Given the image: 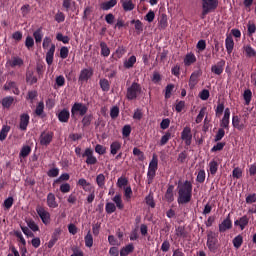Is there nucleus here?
Segmentation results:
<instances>
[{
    "label": "nucleus",
    "mask_w": 256,
    "mask_h": 256,
    "mask_svg": "<svg viewBox=\"0 0 256 256\" xmlns=\"http://www.w3.org/2000/svg\"><path fill=\"white\" fill-rule=\"evenodd\" d=\"M131 24L134 25L137 33H143V22L141 20H132Z\"/></svg>",
    "instance_id": "obj_48"
},
{
    "label": "nucleus",
    "mask_w": 256,
    "mask_h": 256,
    "mask_svg": "<svg viewBox=\"0 0 256 256\" xmlns=\"http://www.w3.org/2000/svg\"><path fill=\"white\" fill-rule=\"evenodd\" d=\"M244 51L246 53V57H255L256 56L255 49H253V47H251V45L244 46Z\"/></svg>",
    "instance_id": "obj_51"
},
{
    "label": "nucleus",
    "mask_w": 256,
    "mask_h": 256,
    "mask_svg": "<svg viewBox=\"0 0 256 256\" xmlns=\"http://www.w3.org/2000/svg\"><path fill=\"white\" fill-rule=\"evenodd\" d=\"M232 126L238 131H243V129H245V124L241 123V119L238 115L232 117Z\"/></svg>",
    "instance_id": "obj_23"
},
{
    "label": "nucleus",
    "mask_w": 256,
    "mask_h": 256,
    "mask_svg": "<svg viewBox=\"0 0 256 256\" xmlns=\"http://www.w3.org/2000/svg\"><path fill=\"white\" fill-rule=\"evenodd\" d=\"M167 25H168L167 15L162 14V16L159 20V27H160V29H166Z\"/></svg>",
    "instance_id": "obj_62"
},
{
    "label": "nucleus",
    "mask_w": 256,
    "mask_h": 256,
    "mask_svg": "<svg viewBox=\"0 0 256 256\" xmlns=\"http://www.w3.org/2000/svg\"><path fill=\"white\" fill-rule=\"evenodd\" d=\"M245 105L251 104V99H253V92L250 89H246L243 94Z\"/></svg>",
    "instance_id": "obj_43"
},
{
    "label": "nucleus",
    "mask_w": 256,
    "mask_h": 256,
    "mask_svg": "<svg viewBox=\"0 0 256 256\" xmlns=\"http://www.w3.org/2000/svg\"><path fill=\"white\" fill-rule=\"evenodd\" d=\"M1 103H2V107L4 109H10L11 105H13V103H15V98H13V96L4 97L1 101Z\"/></svg>",
    "instance_id": "obj_30"
},
{
    "label": "nucleus",
    "mask_w": 256,
    "mask_h": 256,
    "mask_svg": "<svg viewBox=\"0 0 256 256\" xmlns=\"http://www.w3.org/2000/svg\"><path fill=\"white\" fill-rule=\"evenodd\" d=\"M133 155L135 157H138V161H145V153H143V151H141V149L134 147Z\"/></svg>",
    "instance_id": "obj_45"
},
{
    "label": "nucleus",
    "mask_w": 256,
    "mask_h": 256,
    "mask_svg": "<svg viewBox=\"0 0 256 256\" xmlns=\"http://www.w3.org/2000/svg\"><path fill=\"white\" fill-rule=\"evenodd\" d=\"M209 171L212 175H217V171H219V163L216 160L210 161Z\"/></svg>",
    "instance_id": "obj_39"
},
{
    "label": "nucleus",
    "mask_w": 256,
    "mask_h": 256,
    "mask_svg": "<svg viewBox=\"0 0 256 256\" xmlns=\"http://www.w3.org/2000/svg\"><path fill=\"white\" fill-rule=\"evenodd\" d=\"M205 113H207V107H202L199 114L196 117V123L199 124L203 121V117H205Z\"/></svg>",
    "instance_id": "obj_58"
},
{
    "label": "nucleus",
    "mask_w": 256,
    "mask_h": 256,
    "mask_svg": "<svg viewBox=\"0 0 256 256\" xmlns=\"http://www.w3.org/2000/svg\"><path fill=\"white\" fill-rule=\"evenodd\" d=\"M206 245L211 253H217V249H219V239L215 232H209L207 234Z\"/></svg>",
    "instance_id": "obj_6"
},
{
    "label": "nucleus",
    "mask_w": 256,
    "mask_h": 256,
    "mask_svg": "<svg viewBox=\"0 0 256 256\" xmlns=\"http://www.w3.org/2000/svg\"><path fill=\"white\" fill-rule=\"evenodd\" d=\"M158 167H159V158H157V154H153L152 160L149 163L148 170L157 171Z\"/></svg>",
    "instance_id": "obj_32"
},
{
    "label": "nucleus",
    "mask_w": 256,
    "mask_h": 256,
    "mask_svg": "<svg viewBox=\"0 0 256 256\" xmlns=\"http://www.w3.org/2000/svg\"><path fill=\"white\" fill-rule=\"evenodd\" d=\"M112 201L115 203L117 209L120 211H123L125 209V205L123 204V199L121 198V194H116L113 198Z\"/></svg>",
    "instance_id": "obj_31"
},
{
    "label": "nucleus",
    "mask_w": 256,
    "mask_h": 256,
    "mask_svg": "<svg viewBox=\"0 0 256 256\" xmlns=\"http://www.w3.org/2000/svg\"><path fill=\"white\" fill-rule=\"evenodd\" d=\"M223 137H225V130L223 128H219L214 138L215 143H219Z\"/></svg>",
    "instance_id": "obj_54"
},
{
    "label": "nucleus",
    "mask_w": 256,
    "mask_h": 256,
    "mask_svg": "<svg viewBox=\"0 0 256 256\" xmlns=\"http://www.w3.org/2000/svg\"><path fill=\"white\" fill-rule=\"evenodd\" d=\"M54 133L51 131L48 132H42L40 135V145H44L47 147V145L51 144V141H53Z\"/></svg>",
    "instance_id": "obj_13"
},
{
    "label": "nucleus",
    "mask_w": 256,
    "mask_h": 256,
    "mask_svg": "<svg viewBox=\"0 0 256 256\" xmlns=\"http://www.w3.org/2000/svg\"><path fill=\"white\" fill-rule=\"evenodd\" d=\"M36 213L38 214L44 225H49V223H51V214L47 210H45V208L38 206L36 208Z\"/></svg>",
    "instance_id": "obj_7"
},
{
    "label": "nucleus",
    "mask_w": 256,
    "mask_h": 256,
    "mask_svg": "<svg viewBox=\"0 0 256 256\" xmlns=\"http://www.w3.org/2000/svg\"><path fill=\"white\" fill-rule=\"evenodd\" d=\"M26 82L29 83V85H35V83H37V76H35L33 71L26 72Z\"/></svg>",
    "instance_id": "obj_37"
},
{
    "label": "nucleus",
    "mask_w": 256,
    "mask_h": 256,
    "mask_svg": "<svg viewBox=\"0 0 256 256\" xmlns=\"http://www.w3.org/2000/svg\"><path fill=\"white\" fill-rule=\"evenodd\" d=\"M31 154V146L29 145H26V146H23L21 151H20V157H29V155Z\"/></svg>",
    "instance_id": "obj_52"
},
{
    "label": "nucleus",
    "mask_w": 256,
    "mask_h": 256,
    "mask_svg": "<svg viewBox=\"0 0 256 256\" xmlns=\"http://www.w3.org/2000/svg\"><path fill=\"white\" fill-rule=\"evenodd\" d=\"M24 63L25 62L19 56H14L8 61V65H10L12 69H15V67H23Z\"/></svg>",
    "instance_id": "obj_22"
},
{
    "label": "nucleus",
    "mask_w": 256,
    "mask_h": 256,
    "mask_svg": "<svg viewBox=\"0 0 256 256\" xmlns=\"http://www.w3.org/2000/svg\"><path fill=\"white\" fill-rule=\"evenodd\" d=\"M115 5H117V0H109L101 4V9L102 11H109L110 9H113Z\"/></svg>",
    "instance_id": "obj_33"
},
{
    "label": "nucleus",
    "mask_w": 256,
    "mask_h": 256,
    "mask_svg": "<svg viewBox=\"0 0 256 256\" xmlns=\"http://www.w3.org/2000/svg\"><path fill=\"white\" fill-rule=\"evenodd\" d=\"M230 119H231V109L225 108L224 116L220 120V127H221L220 129H224V130L227 129V131H229Z\"/></svg>",
    "instance_id": "obj_9"
},
{
    "label": "nucleus",
    "mask_w": 256,
    "mask_h": 256,
    "mask_svg": "<svg viewBox=\"0 0 256 256\" xmlns=\"http://www.w3.org/2000/svg\"><path fill=\"white\" fill-rule=\"evenodd\" d=\"M197 62V57L193 53H188L184 58L185 67H191L193 63Z\"/></svg>",
    "instance_id": "obj_25"
},
{
    "label": "nucleus",
    "mask_w": 256,
    "mask_h": 256,
    "mask_svg": "<svg viewBox=\"0 0 256 256\" xmlns=\"http://www.w3.org/2000/svg\"><path fill=\"white\" fill-rule=\"evenodd\" d=\"M99 85L104 93H108V91L111 89V83H109V80L105 78L100 79Z\"/></svg>",
    "instance_id": "obj_35"
},
{
    "label": "nucleus",
    "mask_w": 256,
    "mask_h": 256,
    "mask_svg": "<svg viewBox=\"0 0 256 256\" xmlns=\"http://www.w3.org/2000/svg\"><path fill=\"white\" fill-rule=\"evenodd\" d=\"M173 89H175V85L168 84L165 88V99H171V93H173Z\"/></svg>",
    "instance_id": "obj_57"
},
{
    "label": "nucleus",
    "mask_w": 256,
    "mask_h": 256,
    "mask_svg": "<svg viewBox=\"0 0 256 256\" xmlns=\"http://www.w3.org/2000/svg\"><path fill=\"white\" fill-rule=\"evenodd\" d=\"M105 211L108 215H112L117 211V206L113 202H107L105 206Z\"/></svg>",
    "instance_id": "obj_41"
},
{
    "label": "nucleus",
    "mask_w": 256,
    "mask_h": 256,
    "mask_svg": "<svg viewBox=\"0 0 256 256\" xmlns=\"http://www.w3.org/2000/svg\"><path fill=\"white\" fill-rule=\"evenodd\" d=\"M181 139L184 141L185 145L189 147L193 141V134L191 133V127L186 126L181 132Z\"/></svg>",
    "instance_id": "obj_8"
},
{
    "label": "nucleus",
    "mask_w": 256,
    "mask_h": 256,
    "mask_svg": "<svg viewBox=\"0 0 256 256\" xmlns=\"http://www.w3.org/2000/svg\"><path fill=\"white\" fill-rule=\"evenodd\" d=\"M223 111L225 112V104L218 102V105L215 109V116L216 117H221V115H223Z\"/></svg>",
    "instance_id": "obj_49"
},
{
    "label": "nucleus",
    "mask_w": 256,
    "mask_h": 256,
    "mask_svg": "<svg viewBox=\"0 0 256 256\" xmlns=\"http://www.w3.org/2000/svg\"><path fill=\"white\" fill-rule=\"evenodd\" d=\"M175 186L173 184L168 185V188L164 194V199L167 203H173L175 201Z\"/></svg>",
    "instance_id": "obj_15"
},
{
    "label": "nucleus",
    "mask_w": 256,
    "mask_h": 256,
    "mask_svg": "<svg viewBox=\"0 0 256 256\" xmlns=\"http://www.w3.org/2000/svg\"><path fill=\"white\" fill-rule=\"evenodd\" d=\"M133 251H135V246H133V244H128L120 250V256H127L130 253H133Z\"/></svg>",
    "instance_id": "obj_36"
},
{
    "label": "nucleus",
    "mask_w": 256,
    "mask_h": 256,
    "mask_svg": "<svg viewBox=\"0 0 256 256\" xmlns=\"http://www.w3.org/2000/svg\"><path fill=\"white\" fill-rule=\"evenodd\" d=\"M232 177L234 179H241L243 177V170L239 167L234 168L232 171Z\"/></svg>",
    "instance_id": "obj_55"
},
{
    "label": "nucleus",
    "mask_w": 256,
    "mask_h": 256,
    "mask_svg": "<svg viewBox=\"0 0 256 256\" xmlns=\"http://www.w3.org/2000/svg\"><path fill=\"white\" fill-rule=\"evenodd\" d=\"M39 97V93L37 90H30L27 93L26 100L30 101V103H35V98Z\"/></svg>",
    "instance_id": "obj_42"
},
{
    "label": "nucleus",
    "mask_w": 256,
    "mask_h": 256,
    "mask_svg": "<svg viewBox=\"0 0 256 256\" xmlns=\"http://www.w3.org/2000/svg\"><path fill=\"white\" fill-rule=\"evenodd\" d=\"M43 111H45V103L43 101H40L35 109V114L38 117H41L43 115Z\"/></svg>",
    "instance_id": "obj_47"
},
{
    "label": "nucleus",
    "mask_w": 256,
    "mask_h": 256,
    "mask_svg": "<svg viewBox=\"0 0 256 256\" xmlns=\"http://www.w3.org/2000/svg\"><path fill=\"white\" fill-rule=\"evenodd\" d=\"M176 239H187L189 237V232L185 229V226H178L175 229Z\"/></svg>",
    "instance_id": "obj_18"
},
{
    "label": "nucleus",
    "mask_w": 256,
    "mask_h": 256,
    "mask_svg": "<svg viewBox=\"0 0 256 256\" xmlns=\"http://www.w3.org/2000/svg\"><path fill=\"white\" fill-rule=\"evenodd\" d=\"M233 228V222L231 221V214H228L227 217L219 224V232L225 233V231H229V229Z\"/></svg>",
    "instance_id": "obj_12"
},
{
    "label": "nucleus",
    "mask_w": 256,
    "mask_h": 256,
    "mask_svg": "<svg viewBox=\"0 0 256 256\" xmlns=\"http://www.w3.org/2000/svg\"><path fill=\"white\" fill-rule=\"evenodd\" d=\"M225 47L228 55L233 53V49L235 47V41H233V37L227 36L225 39Z\"/></svg>",
    "instance_id": "obj_24"
},
{
    "label": "nucleus",
    "mask_w": 256,
    "mask_h": 256,
    "mask_svg": "<svg viewBox=\"0 0 256 256\" xmlns=\"http://www.w3.org/2000/svg\"><path fill=\"white\" fill-rule=\"evenodd\" d=\"M30 119H31V117L27 113H23L20 116L19 128H20L21 131H27V127H29Z\"/></svg>",
    "instance_id": "obj_17"
},
{
    "label": "nucleus",
    "mask_w": 256,
    "mask_h": 256,
    "mask_svg": "<svg viewBox=\"0 0 256 256\" xmlns=\"http://www.w3.org/2000/svg\"><path fill=\"white\" fill-rule=\"evenodd\" d=\"M234 225L235 227H240L241 231H243L249 225V217L247 215L240 217L234 221Z\"/></svg>",
    "instance_id": "obj_19"
},
{
    "label": "nucleus",
    "mask_w": 256,
    "mask_h": 256,
    "mask_svg": "<svg viewBox=\"0 0 256 256\" xmlns=\"http://www.w3.org/2000/svg\"><path fill=\"white\" fill-rule=\"evenodd\" d=\"M171 139V132H166L165 135H163L161 137V140H160V147H163L165 145H167V143H169V140Z\"/></svg>",
    "instance_id": "obj_50"
},
{
    "label": "nucleus",
    "mask_w": 256,
    "mask_h": 256,
    "mask_svg": "<svg viewBox=\"0 0 256 256\" xmlns=\"http://www.w3.org/2000/svg\"><path fill=\"white\" fill-rule=\"evenodd\" d=\"M156 173H157V171H155V170H148V172H147L148 185H151V183H153Z\"/></svg>",
    "instance_id": "obj_60"
},
{
    "label": "nucleus",
    "mask_w": 256,
    "mask_h": 256,
    "mask_svg": "<svg viewBox=\"0 0 256 256\" xmlns=\"http://www.w3.org/2000/svg\"><path fill=\"white\" fill-rule=\"evenodd\" d=\"M33 37L35 39L36 45H41V41H43V28L40 27L36 31H34Z\"/></svg>",
    "instance_id": "obj_29"
},
{
    "label": "nucleus",
    "mask_w": 256,
    "mask_h": 256,
    "mask_svg": "<svg viewBox=\"0 0 256 256\" xmlns=\"http://www.w3.org/2000/svg\"><path fill=\"white\" fill-rule=\"evenodd\" d=\"M225 69V60H220L217 64L212 65L211 71L214 75H223Z\"/></svg>",
    "instance_id": "obj_16"
},
{
    "label": "nucleus",
    "mask_w": 256,
    "mask_h": 256,
    "mask_svg": "<svg viewBox=\"0 0 256 256\" xmlns=\"http://www.w3.org/2000/svg\"><path fill=\"white\" fill-rule=\"evenodd\" d=\"M141 93H143L141 84L133 82L131 86L127 88L126 99H128V101H135Z\"/></svg>",
    "instance_id": "obj_4"
},
{
    "label": "nucleus",
    "mask_w": 256,
    "mask_h": 256,
    "mask_svg": "<svg viewBox=\"0 0 256 256\" xmlns=\"http://www.w3.org/2000/svg\"><path fill=\"white\" fill-rule=\"evenodd\" d=\"M232 243L235 249H240L241 245H243V236L241 234L237 235L233 240Z\"/></svg>",
    "instance_id": "obj_44"
},
{
    "label": "nucleus",
    "mask_w": 256,
    "mask_h": 256,
    "mask_svg": "<svg viewBox=\"0 0 256 256\" xmlns=\"http://www.w3.org/2000/svg\"><path fill=\"white\" fill-rule=\"evenodd\" d=\"M47 206L50 209H57V207H59V203H57V198H55V194L51 192L47 195Z\"/></svg>",
    "instance_id": "obj_20"
},
{
    "label": "nucleus",
    "mask_w": 256,
    "mask_h": 256,
    "mask_svg": "<svg viewBox=\"0 0 256 256\" xmlns=\"http://www.w3.org/2000/svg\"><path fill=\"white\" fill-rule=\"evenodd\" d=\"M82 157H86L87 165H97V157L93 155V150L91 148H86Z\"/></svg>",
    "instance_id": "obj_10"
},
{
    "label": "nucleus",
    "mask_w": 256,
    "mask_h": 256,
    "mask_svg": "<svg viewBox=\"0 0 256 256\" xmlns=\"http://www.w3.org/2000/svg\"><path fill=\"white\" fill-rule=\"evenodd\" d=\"M120 3H122V9L126 12L133 11V9H135L133 0H120Z\"/></svg>",
    "instance_id": "obj_27"
},
{
    "label": "nucleus",
    "mask_w": 256,
    "mask_h": 256,
    "mask_svg": "<svg viewBox=\"0 0 256 256\" xmlns=\"http://www.w3.org/2000/svg\"><path fill=\"white\" fill-rule=\"evenodd\" d=\"M205 171L202 169L198 172L196 181L197 183H205Z\"/></svg>",
    "instance_id": "obj_63"
},
{
    "label": "nucleus",
    "mask_w": 256,
    "mask_h": 256,
    "mask_svg": "<svg viewBox=\"0 0 256 256\" xmlns=\"http://www.w3.org/2000/svg\"><path fill=\"white\" fill-rule=\"evenodd\" d=\"M52 41L53 40L51 39V37L46 36L43 39V43H42L43 49H49L46 53V63H47V65H53V59L55 57L56 46H55V44H51ZM49 45H51L50 48H49Z\"/></svg>",
    "instance_id": "obj_3"
},
{
    "label": "nucleus",
    "mask_w": 256,
    "mask_h": 256,
    "mask_svg": "<svg viewBox=\"0 0 256 256\" xmlns=\"http://www.w3.org/2000/svg\"><path fill=\"white\" fill-rule=\"evenodd\" d=\"M26 223H27L29 229H31V231H34V232L39 231V226L37 225V223H35L33 221V219L26 220Z\"/></svg>",
    "instance_id": "obj_56"
},
{
    "label": "nucleus",
    "mask_w": 256,
    "mask_h": 256,
    "mask_svg": "<svg viewBox=\"0 0 256 256\" xmlns=\"http://www.w3.org/2000/svg\"><path fill=\"white\" fill-rule=\"evenodd\" d=\"M201 19H205L209 13H215L219 7V0H201Z\"/></svg>",
    "instance_id": "obj_2"
},
{
    "label": "nucleus",
    "mask_w": 256,
    "mask_h": 256,
    "mask_svg": "<svg viewBox=\"0 0 256 256\" xmlns=\"http://www.w3.org/2000/svg\"><path fill=\"white\" fill-rule=\"evenodd\" d=\"M100 49L102 57H109V55H111V50L109 49V46H107V43L100 42Z\"/></svg>",
    "instance_id": "obj_38"
},
{
    "label": "nucleus",
    "mask_w": 256,
    "mask_h": 256,
    "mask_svg": "<svg viewBox=\"0 0 256 256\" xmlns=\"http://www.w3.org/2000/svg\"><path fill=\"white\" fill-rule=\"evenodd\" d=\"M105 174H98L96 176V184L98 185L99 189H105Z\"/></svg>",
    "instance_id": "obj_40"
},
{
    "label": "nucleus",
    "mask_w": 256,
    "mask_h": 256,
    "mask_svg": "<svg viewBox=\"0 0 256 256\" xmlns=\"http://www.w3.org/2000/svg\"><path fill=\"white\" fill-rule=\"evenodd\" d=\"M56 117H58V121L60 123H69V119H71V112H69V109L63 108L56 114Z\"/></svg>",
    "instance_id": "obj_14"
},
{
    "label": "nucleus",
    "mask_w": 256,
    "mask_h": 256,
    "mask_svg": "<svg viewBox=\"0 0 256 256\" xmlns=\"http://www.w3.org/2000/svg\"><path fill=\"white\" fill-rule=\"evenodd\" d=\"M201 75H203V71L201 69L192 72L188 83L190 89H195V85L199 83V77H201Z\"/></svg>",
    "instance_id": "obj_11"
},
{
    "label": "nucleus",
    "mask_w": 256,
    "mask_h": 256,
    "mask_svg": "<svg viewBox=\"0 0 256 256\" xmlns=\"http://www.w3.org/2000/svg\"><path fill=\"white\" fill-rule=\"evenodd\" d=\"M136 63H137V57L135 55H132L127 60L124 61L123 65L125 69H133Z\"/></svg>",
    "instance_id": "obj_28"
},
{
    "label": "nucleus",
    "mask_w": 256,
    "mask_h": 256,
    "mask_svg": "<svg viewBox=\"0 0 256 256\" xmlns=\"http://www.w3.org/2000/svg\"><path fill=\"white\" fill-rule=\"evenodd\" d=\"M89 111V107L81 102H75L71 107V117L75 119L79 115V117H85L87 112Z\"/></svg>",
    "instance_id": "obj_5"
},
{
    "label": "nucleus",
    "mask_w": 256,
    "mask_h": 256,
    "mask_svg": "<svg viewBox=\"0 0 256 256\" xmlns=\"http://www.w3.org/2000/svg\"><path fill=\"white\" fill-rule=\"evenodd\" d=\"M56 39L57 41H61L62 43H64V45L69 44V41H71V38H69V36H64L62 33H57Z\"/></svg>",
    "instance_id": "obj_53"
},
{
    "label": "nucleus",
    "mask_w": 256,
    "mask_h": 256,
    "mask_svg": "<svg viewBox=\"0 0 256 256\" xmlns=\"http://www.w3.org/2000/svg\"><path fill=\"white\" fill-rule=\"evenodd\" d=\"M225 147V142H218L211 148V153H217V151H223Z\"/></svg>",
    "instance_id": "obj_59"
},
{
    "label": "nucleus",
    "mask_w": 256,
    "mask_h": 256,
    "mask_svg": "<svg viewBox=\"0 0 256 256\" xmlns=\"http://www.w3.org/2000/svg\"><path fill=\"white\" fill-rule=\"evenodd\" d=\"M10 131H11V126L3 125L0 130V141H5L7 139V135H9Z\"/></svg>",
    "instance_id": "obj_34"
},
{
    "label": "nucleus",
    "mask_w": 256,
    "mask_h": 256,
    "mask_svg": "<svg viewBox=\"0 0 256 256\" xmlns=\"http://www.w3.org/2000/svg\"><path fill=\"white\" fill-rule=\"evenodd\" d=\"M122 144L119 141H114L110 144V155H117L121 151Z\"/></svg>",
    "instance_id": "obj_26"
},
{
    "label": "nucleus",
    "mask_w": 256,
    "mask_h": 256,
    "mask_svg": "<svg viewBox=\"0 0 256 256\" xmlns=\"http://www.w3.org/2000/svg\"><path fill=\"white\" fill-rule=\"evenodd\" d=\"M131 135V125H125L123 128H122V136L124 138H127Z\"/></svg>",
    "instance_id": "obj_64"
},
{
    "label": "nucleus",
    "mask_w": 256,
    "mask_h": 256,
    "mask_svg": "<svg viewBox=\"0 0 256 256\" xmlns=\"http://www.w3.org/2000/svg\"><path fill=\"white\" fill-rule=\"evenodd\" d=\"M84 241L86 247H93V235L91 234V231H88V233L84 237Z\"/></svg>",
    "instance_id": "obj_46"
},
{
    "label": "nucleus",
    "mask_w": 256,
    "mask_h": 256,
    "mask_svg": "<svg viewBox=\"0 0 256 256\" xmlns=\"http://www.w3.org/2000/svg\"><path fill=\"white\" fill-rule=\"evenodd\" d=\"M193 198V182L186 180L183 184L178 185V205H187Z\"/></svg>",
    "instance_id": "obj_1"
},
{
    "label": "nucleus",
    "mask_w": 256,
    "mask_h": 256,
    "mask_svg": "<svg viewBox=\"0 0 256 256\" xmlns=\"http://www.w3.org/2000/svg\"><path fill=\"white\" fill-rule=\"evenodd\" d=\"M144 19L145 21H148V23H153V21H155V12L153 10H149Z\"/></svg>",
    "instance_id": "obj_61"
},
{
    "label": "nucleus",
    "mask_w": 256,
    "mask_h": 256,
    "mask_svg": "<svg viewBox=\"0 0 256 256\" xmlns=\"http://www.w3.org/2000/svg\"><path fill=\"white\" fill-rule=\"evenodd\" d=\"M90 77H93V69L84 68L79 75V81H87Z\"/></svg>",
    "instance_id": "obj_21"
}]
</instances>
